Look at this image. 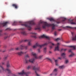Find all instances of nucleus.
Returning <instances> with one entry per match:
<instances>
[{
    "label": "nucleus",
    "instance_id": "5",
    "mask_svg": "<svg viewBox=\"0 0 76 76\" xmlns=\"http://www.w3.org/2000/svg\"><path fill=\"white\" fill-rule=\"evenodd\" d=\"M33 69L34 70H35V73L37 75V76H38L39 75L38 74L37 71H38L39 69V67L38 66V64L36 65L35 66H34L33 67Z\"/></svg>",
    "mask_w": 76,
    "mask_h": 76
},
{
    "label": "nucleus",
    "instance_id": "60",
    "mask_svg": "<svg viewBox=\"0 0 76 76\" xmlns=\"http://www.w3.org/2000/svg\"><path fill=\"white\" fill-rule=\"evenodd\" d=\"M66 43H69V42H66Z\"/></svg>",
    "mask_w": 76,
    "mask_h": 76
},
{
    "label": "nucleus",
    "instance_id": "58",
    "mask_svg": "<svg viewBox=\"0 0 76 76\" xmlns=\"http://www.w3.org/2000/svg\"><path fill=\"white\" fill-rule=\"evenodd\" d=\"M50 53H51V52L50 51L49 52Z\"/></svg>",
    "mask_w": 76,
    "mask_h": 76
},
{
    "label": "nucleus",
    "instance_id": "8",
    "mask_svg": "<svg viewBox=\"0 0 76 76\" xmlns=\"http://www.w3.org/2000/svg\"><path fill=\"white\" fill-rule=\"evenodd\" d=\"M31 39H26L25 40H23L21 41V42H28V45L29 46L31 45Z\"/></svg>",
    "mask_w": 76,
    "mask_h": 76
},
{
    "label": "nucleus",
    "instance_id": "32",
    "mask_svg": "<svg viewBox=\"0 0 76 76\" xmlns=\"http://www.w3.org/2000/svg\"><path fill=\"white\" fill-rule=\"evenodd\" d=\"M1 32H2V30H0V36H2V34H1Z\"/></svg>",
    "mask_w": 76,
    "mask_h": 76
},
{
    "label": "nucleus",
    "instance_id": "30",
    "mask_svg": "<svg viewBox=\"0 0 76 76\" xmlns=\"http://www.w3.org/2000/svg\"><path fill=\"white\" fill-rule=\"evenodd\" d=\"M31 68H32V66H29L27 67V69H31Z\"/></svg>",
    "mask_w": 76,
    "mask_h": 76
},
{
    "label": "nucleus",
    "instance_id": "12",
    "mask_svg": "<svg viewBox=\"0 0 76 76\" xmlns=\"http://www.w3.org/2000/svg\"><path fill=\"white\" fill-rule=\"evenodd\" d=\"M26 53H27V52H26L25 53H24V52L21 51L20 52H18L17 53H16V54H18V56H22V54H23L24 53V54H26Z\"/></svg>",
    "mask_w": 76,
    "mask_h": 76
},
{
    "label": "nucleus",
    "instance_id": "55",
    "mask_svg": "<svg viewBox=\"0 0 76 76\" xmlns=\"http://www.w3.org/2000/svg\"><path fill=\"white\" fill-rule=\"evenodd\" d=\"M61 29H59L58 30L59 31H61Z\"/></svg>",
    "mask_w": 76,
    "mask_h": 76
},
{
    "label": "nucleus",
    "instance_id": "10",
    "mask_svg": "<svg viewBox=\"0 0 76 76\" xmlns=\"http://www.w3.org/2000/svg\"><path fill=\"white\" fill-rule=\"evenodd\" d=\"M8 23L9 22H6L5 23H0V28H1V27H3V26H6L7 23Z\"/></svg>",
    "mask_w": 76,
    "mask_h": 76
},
{
    "label": "nucleus",
    "instance_id": "3",
    "mask_svg": "<svg viewBox=\"0 0 76 76\" xmlns=\"http://www.w3.org/2000/svg\"><path fill=\"white\" fill-rule=\"evenodd\" d=\"M48 45V43H45V44L42 45H39V44L38 43V42H37L36 43L35 45L33 46V48H37V47H40L41 48H42V47H44V46H45L46 45Z\"/></svg>",
    "mask_w": 76,
    "mask_h": 76
},
{
    "label": "nucleus",
    "instance_id": "25",
    "mask_svg": "<svg viewBox=\"0 0 76 76\" xmlns=\"http://www.w3.org/2000/svg\"><path fill=\"white\" fill-rule=\"evenodd\" d=\"M61 39H62L61 38H57V39H55V41H58V40H61Z\"/></svg>",
    "mask_w": 76,
    "mask_h": 76
},
{
    "label": "nucleus",
    "instance_id": "1",
    "mask_svg": "<svg viewBox=\"0 0 76 76\" xmlns=\"http://www.w3.org/2000/svg\"><path fill=\"white\" fill-rule=\"evenodd\" d=\"M41 25H42V27L43 29H45L46 26H47V27L52 26V30L55 29V26L56 25L54 24H48L46 22H40L37 26L35 28V30H38L39 31H41V27H40Z\"/></svg>",
    "mask_w": 76,
    "mask_h": 76
},
{
    "label": "nucleus",
    "instance_id": "36",
    "mask_svg": "<svg viewBox=\"0 0 76 76\" xmlns=\"http://www.w3.org/2000/svg\"><path fill=\"white\" fill-rule=\"evenodd\" d=\"M66 50H67V49H62L61 50V51H66Z\"/></svg>",
    "mask_w": 76,
    "mask_h": 76
},
{
    "label": "nucleus",
    "instance_id": "21",
    "mask_svg": "<svg viewBox=\"0 0 76 76\" xmlns=\"http://www.w3.org/2000/svg\"><path fill=\"white\" fill-rule=\"evenodd\" d=\"M48 19L49 20H50V21H53L54 22L55 21V20H54V19L53 18H48Z\"/></svg>",
    "mask_w": 76,
    "mask_h": 76
},
{
    "label": "nucleus",
    "instance_id": "62",
    "mask_svg": "<svg viewBox=\"0 0 76 76\" xmlns=\"http://www.w3.org/2000/svg\"><path fill=\"white\" fill-rule=\"evenodd\" d=\"M0 47H1V45H0Z\"/></svg>",
    "mask_w": 76,
    "mask_h": 76
},
{
    "label": "nucleus",
    "instance_id": "6",
    "mask_svg": "<svg viewBox=\"0 0 76 76\" xmlns=\"http://www.w3.org/2000/svg\"><path fill=\"white\" fill-rule=\"evenodd\" d=\"M34 60H35V59H34V58L29 60L26 59L25 63L26 64H28L29 62H30V63H34Z\"/></svg>",
    "mask_w": 76,
    "mask_h": 76
},
{
    "label": "nucleus",
    "instance_id": "35",
    "mask_svg": "<svg viewBox=\"0 0 76 76\" xmlns=\"http://www.w3.org/2000/svg\"><path fill=\"white\" fill-rule=\"evenodd\" d=\"M57 69H55L54 70L53 72H57Z\"/></svg>",
    "mask_w": 76,
    "mask_h": 76
},
{
    "label": "nucleus",
    "instance_id": "43",
    "mask_svg": "<svg viewBox=\"0 0 76 76\" xmlns=\"http://www.w3.org/2000/svg\"><path fill=\"white\" fill-rule=\"evenodd\" d=\"M7 58V56L5 57V58H4V60H6Z\"/></svg>",
    "mask_w": 76,
    "mask_h": 76
},
{
    "label": "nucleus",
    "instance_id": "18",
    "mask_svg": "<svg viewBox=\"0 0 76 76\" xmlns=\"http://www.w3.org/2000/svg\"><path fill=\"white\" fill-rule=\"evenodd\" d=\"M70 24L71 25H75L76 23L73 22V20H72L70 21Z\"/></svg>",
    "mask_w": 76,
    "mask_h": 76
},
{
    "label": "nucleus",
    "instance_id": "50",
    "mask_svg": "<svg viewBox=\"0 0 76 76\" xmlns=\"http://www.w3.org/2000/svg\"><path fill=\"white\" fill-rule=\"evenodd\" d=\"M50 48H53V46H50Z\"/></svg>",
    "mask_w": 76,
    "mask_h": 76
},
{
    "label": "nucleus",
    "instance_id": "61",
    "mask_svg": "<svg viewBox=\"0 0 76 76\" xmlns=\"http://www.w3.org/2000/svg\"><path fill=\"white\" fill-rule=\"evenodd\" d=\"M75 29H76V27H75Z\"/></svg>",
    "mask_w": 76,
    "mask_h": 76
},
{
    "label": "nucleus",
    "instance_id": "26",
    "mask_svg": "<svg viewBox=\"0 0 76 76\" xmlns=\"http://www.w3.org/2000/svg\"><path fill=\"white\" fill-rule=\"evenodd\" d=\"M64 67V65H62V66H59V69H63Z\"/></svg>",
    "mask_w": 76,
    "mask_h": 76
},
{
    "label": "nucleus",
    "instance_id": "41",
    "mask_svg": "<svg viewBox=\"0 0 76 76\" xmlns=\"http://www.w3.org/2000/svg\"><path fill=\"white\" fill-rule=\"evenodd\" d=\"M42 56H43L42 55L39 56V58H42Z\"/></svg>",
    "mask_w": 76,
    "mask_h": 76
},
{
    "label": "nucleus",
    "instance_id": "24",
    "mask_svg": "<svg viewBox=\"0 0 76 76\" xmlns=\"http://www.w3.org/2000/svg\"><path fill=\"white\" fill-rule=\"evenodd\" d=\"M65 55L66 54H65V53H63L61 54V56L63 57L64 58V57H65Z\"/></svg>",
    "mask_w": 76,
    "mask_h": 76
},
{
    "label": "nucleus",
    "instance_id": "15",
    "mask_svg": "<svg viewBox=\"0 0 76 76\" xmlns=\"http://www.w3.org/2000/svg\"><path fill=\"white\" fill-rule=\"evenodd\" d=\"M46 38L47 39H49V37L44 34L42 36H41L40 37H39L40 38Z\"/></svg>",
    "mask_w": 76,
    "mask_h": 76
},
{
    "label": "nucleus",
    "instance_id": "16",
    "mask_svg": "<svg viewBox=\"0 0 76 76\" xmlns=\"http://www.w3.org/2000/svg\"><path fill=\"white\" fill-rule=\"evenodd\" d=\"M12 6L13 7H15L16 9H18V5L16 4H13L12 5Z\"/></svg>",
    "mask_w": 76,
    "mask_h": 76
},
{
    "label": "nucleus",
    "instance_id": "2",
    "mask_svg": "<svg viewBox=\"0 0 76 76\" xmlns=\"http://www.w3.org/2000/svg\"><path fill=\"white\" fill-rule=\"evenodd\" d=\"M35 23L33 21H30L26 22L25 24H22L21 25L24 26L25 27H26L28 28L29 31H31L32 28L31 26L29 25H35Z\"/></svg>",
    "mask_w": 76,
    "mask_h": 76
},
{
    "label": "nucleus",
    "instance_id": "38",
    "mask_svg": "<svg viewBox=\"0 0 76 76\" xmlns=\"http://www.w3.org/2000/svg\"><path fill=\"white\" fill-rule=\"evenodd\" d=\"M5 30L6 31H10V29L9 28H7Z\"/></svg>",
    "mask_w": 76,
    "mask_h": 76
},
{
    "label": "nucleus",
    "instance_id": "27",
    "mask_svg": "<svg viewBox=\"0 0 76 76\" xmlns=\"http://www.w3.org/2000/svg\"><path fill=\"white\" fill-rule=\"evenodd\" d=\"M17 25V22L15 21L12 24V25Z\"/></svg>",
    "mask_w": 76,
    "mask_h": 76
},
{
    "label": "nucleus",
    "instance_id": "63",
    "mask_svg": "<svg viewBox=\"0 0 76 76\" xmlns=\"http://www.w3.org/2000/svg\"><path fill=\"white\" fill-rule=\"evenodd\" d=\"M8 76H9V75H8Z\"/></svg>",
    "mask_w": 76,
    "mask_h": 76
},
{
    "label": "nucleus",
    "instance_id": "57",
    "mask_svg": "<svg viewBox=\"0 0 76 76\" xmlns=\"http://www.w3.org/2000/svg\"><path fill=\"white\" fill-rule=\"evenodd\" d=\"M0 51H1V52H2V50H0Z\"/></svg>",
    "mask_w": 76,
    "mask_h": 76
},
{
    "label": "nucleus",
    "instance_id": "42",
    "mask_svg": "<svg viewBox=\"0 0 76 76\" xmlns=\"http://www.w3.org/2000/svg\"><path fill=\"white\" fill-rule=\"evenodd\" d=\"M66 20V18H64V19L62 20V22H65V20Z\"/></svg>",
    "mask_w": 76,
    "mask_h": 76
},
{
    "label": "nucleus",
    "instance_id": "23",
    "mask_svg": "<svg viewBox=\"0 0 76 76\" xmlns=\"http://www.w3.org/2000/svg\"><path fill=\"white\" fill-rule=\"evenodd\" d=\"M58 60H55V64L56 66H58V64H57L58 63Z\"/></svg>",
    "mask_w": 76,
    "mask_h": 76
},
{
    "label": "nucleus",
    "instance_id": "37",
    "mask_svg": "<svg viewBox=\"0 0 76 76\" xmlns=\"http://www.w3.org/2000/svg\"><path fill=\"white\" fill-rule=\"evenodd\" d=\"M56 22L57 23H60V21H59L58 20V21H56Z\"/></svg>",
    "mask_w": 76,
    "mask_h": 76
},
{
    "label": "nucleus",
    "instance_id": "14",
    "mask_svg": "<svg viewBox=\"0 0 76 76\" xmlns=\"http://www.w3.org/2000/svg\"><path fill=\"white\" fill-rule=\"evenodd\" d=\"M32 35L31 36V37L34 38H37V33H31Z\"/></svg>",
    "mask_w": 76,
    "mask_h": 76
},
{
    "label": "nucleus",
    "instance_id": "17",
    "mask_svg": "<svg viewBox=\"0 0 76 76\" xmlns=\"http://www.w3.org/2000/svg\"><path fill=\"white\" fill-rule=\"evenodd\" d=\"M24 48H25V49L26 50V49H27V48H28V46H23V45H21L20 48L21 50L23 49Z\"/></svg>",
    "mask_w": 76,
    "mask_h": 76
},
{
    "label": "nucleus",
    "instance_id": "53",
    "mask_svg": "<svg viewBox=\"0 0 76 76\" xmlns=\"http://www.w3.org/2000/svg\"><path fill=\"white\" fill-rule=\"evenodd\" d=\"M58 58H59V59H61V58L60 57H59Z\"/></svg>",
    "mask_w": 76,
    "mask_h": 76
},
{
    "label": "nucleus",
    "instance_id": "56",
    "mask_svg": "<svg viewBox=\"0 0 76 76\" xmlns=\"http://www.w3.org/2000/svg\"><path fill=\"white\" fill-rule=\"evenodd\" d=\"M4 34H5V35H6V34H7V33H4Z\"/></svg>",
    "mask_w": 76,
    "mask_h": 76
},
{
    "label": "nucleus",
    "instance_id": "51",
    "mask_svg": "<svg viewBox=\"0 0 76 76\" xmlns=\"http://www.w3.org/2000/svg\"><path fill=\"white\" fill-rule=\"evenodd\" d=\"M53 75V73H52V74H50V76H52V75Z\"/></svg>",
    "mask_w": 76,
    "mask_h": 76
},
{
    "label": "nucleus",
    "instance_id": "46",
    "mask_svg": "<svg viewBox=\"0 0 76 76\" xmlns=\"http://www.w3.org/2000/svg\"><path fill=\"white\" fill-rule=\"evenodd\" d=\"M38 51L39 53H40V52H41V51H40V49L39 48L38 49Z\"/></svg>",
    "mask_w": 76,
    "mask_h": 76
},
{
    "label": "nucleus",
    "instance_id": "29",
    "mask_svg": "<svg viewBox=\"0 0 76 76\" xmlns=\"http://www.w3.org/2000/svg\"><path fill=\"white\" fill-rule=\"evenodd\" d=\"M66 28H68V29H72L73 28L72 27L69 26H66Z\"/></svg>",
    "mask_w": 76,
    "mask_h": 76
},
{
    "label": "nucleus",
    "instance_id": "9",
    "mask_svg": "<svg viewBox=\"0 0 76 76\" xmlns=\"http://www.w3.org/2000/svg\"><path fill=\"white\" fill-rule=\"evenodd\" d=\"M19 75H25L26 76H28V72H24V71L23 70L22 72L20 73H18Z\"/></svg>",
    "mask_w": 76,
    "mask_h": 76
},
{
    "label": "nucleus",
    "instance_id": "52",
    "mask_svg": "<svg viewBox=\"0 0 76 76\" xmlns=\"http://www.w3.org/2000/svg\"><path fill=\"white\" fill-rule=\"evenodd\" d=\"M13 76H17L16 75H15V74H14L13 75Z\"/></svg>",
    "mask_w": 76,
    "mask_h": 76
},
{
    "label": "nucleus",
    "instance_id": "44",
    "mask_svg": "<svg viewBox=\"0 0 76 76\" xmlns=\"http://www.w3.org/2000/svg\"><path fill=\"white\" fill-rule=\"evenodd\" d=\"M9 37H8V36H6L5 37V39H6V38H9Z\"/></svg>",
    "mask_w": 76,
    "mask_h": 76
},
{
    "label": "nucleus",
    "instance_id": "4",
    "mask_svg": "<svg viewBox=\"0 0 76 76\" xmlns=\"http://www.w3.org/2000/svg\"><path fill=\"white\" fill-rule=\"evenodd\" d=\"M69 47H71V48H73L72 49H70L69 50V53H72V54L69 56V57H73V56H74V54H73V52H72V50H75V49H76V47H75V46H69Z\"/></svg>",
    "mask_w": 76,
    "mask_h": 76
},
{
    "label": "nucleus",
    "instance_id": "7",
    "mask_svg": "<svg viewBox=\"0 0 76 76\" xmlns=\"http://www.w3.org/2000/svg\"><path fill=\"white\" fill-rule=\"evenodd\" d=\"M72 35V41H76V34H75L74 32H71Z\"/></svg>",
    "mask_w": 76,
    "mask_h": 76
},
{
    "label": "nucleus",
    "instance_id": "34",
    "mask_svg": "<svg viewBox=\"0 0 76 76\" xmlns=\"http://www.w3.org/2000/svg\"><path fill=\"white\" fill-rule=\"evenodd\" d=\"M48 60H49L50 61H51V63H53V61L51 59L48 58Z\"/></svg>",
    "mask_w": 76,
    "mask_h": 76
},
{
    "label": "nucleus",
    "instance_id": "11",
    "mask_svg": "<svg viewBox=\"0 0 76 76\" xmlns=\"http://www.w3.org/2000/svg\"><path fill=\"white\" fill-rule=\"evenodd\" d=\"M60 43H58L56 45V47L55 51H59V46L60 45Z\"/></svg>",
    "mask_w": 76,
    "mask_h": 76
},
{
    "label": "nucleus",
    "instance_id": "20",
    "mask_svg": "<svg viewBox=\"0 0 76 76\" xmlns=\"http://www.w3.org/2000/svg\"><path fill=\"white\" fill-rule=\"evenodd\" d=\"M7 67H10V64H9V61H8L7 62Z\"/></svg>",
    "mask_w": 76,
    "mask_h": 76
},
{
    "label": "nucleus",
    "instance_id": "28",
    "mask_svg": "<svg viewBox=\"0 0 76 76\" xmlns=\"http://www.w3.org/2000/svg\"><path fill=\"white\" fill-rule=\"evenodd\" d=\"M43 51L45 53L47 51V48H45L43 49Z\"/></svg>",
    "mask_w": 76,
    "mask_h": 76
},
{
    "label": "nucleus",
    "instance_id": "49",
    "mask_svg": "<svg viewBox=\"0 0 76 76\" xmlns=\"http://www.w3.org/2000/svg\"><path fill=\"white\" fill-rule=\"evenodd\" d=\"M21 29H22V31H23V30H24V28H21Z\"/></svg>",
    "mask_w": 76,
    "mask_h": 76
},
{
    "label": "nucleus",
    "instance_id": "45",
    "mask_svg": "<svg viewBox=\"0 0 76 76\" xmlns=\"http://www.w3.org/2000/svg\"><path fill=\"white\" fill-rule=\"evenodd\" d=\"M15 50H19V48H15Z\"/></svg>",
    "mask_w": 76,
    "mask_h": 76
},
{
    "label": "nucleus",
    "instance_id": "54",
    "mask_svg": "<svg viewBox=\"0 0 76 76\" xmlns=\"http://www.w3.org/2000/svg\"><path fill=\"white\" fill-rule=\"evenodd\" d=\"M57 75V73H56V74H55V76H56Z\"/></svg>",
    "mask_w": 76,
    "mask_h": 76
},
{
    "label": "nucleus",
    "instance_id": "47",
    "mask_svg": "<svg viewBox=\"0 0 76 76\" xmlns=\"http://www.w3.org/2000/svg\"><path fill=\"white\" fill-rule=\"evenodd\" d=\"M2 64L3 65H4V64H5V63L2 62Z\"/></svg>",
    "mask_w": 76,
    "mask_h": 76
},
{
    "label": "nucleus",
    "instance_id": "33",
    "mask_svg": "<svg viewBox=\"0 0 76 76\" xmlns=\"http://www.w3.org/2000/svg\"><path fill=\"white\" fill-rule=\"evenodd\" d=\"M29 57V55L27 54L25 56V58H28Z\"/></svg>",
    "mask_w": 76,
    "mask_h": 76
},
{
    "label": "nucleus",
    "instance_id": "59",
    "mask_svg": "<svg viewBox=\"0 0 76 76\" xmlns=\"http://www.w3.org/2000/svg\"><path fill=\"white\" fill-rule=\"evenodd\" d=\"M1 58L0 57V60H1Z\"/></svg>",
    "mask_w": 76,
    "mask_h": 76
},
{
    "label": "nucleus",
    "instance_id": "48",
    "mask_svg": "<svg viewBox=\"0 0 76 76\" xmlns=\"http://www.w3.org/2000/svg\"><path fill=\"white\" fill-rule=\"evenodd\" d=\"M6 52V50H4L3 51H2L3 53H4V52Z\"/></svg>",
    "mask_w": 76,
    "mask_h": 76
},
{
    "label": "nucleus",
    "instance_id": "39",
    "mask_svg": "<svg viewBox=\"0 0 76 76\" xmlns=\"http://www.w3.org/2000/svg\"><path fill=\"white\" fill-rule=\"evenodd\" d=\"M57 32L56 31H55L54 33V35H55V36H56V35H57Z\"/></svg>",
    "mask_w": 76,
    "mask_h": 76
},
{
    "label": "nucleus",
    "instance_id": "19",
    "mask_svg": "<svg viewBox=\"0 0 76 76\" xmlns=\"http://www.w3.org/2000/svg\"><path fill=\"white\" fill-rule=\"evenodd\" d=\"M21 34H23V35H26L28 34L25 31H22L21 32Z\"/></svg>",
    "mask_w": 76,
    "mask_h": 76
},
{
    "label": "nucleus",
    "instance_id": "31",
    "mask_svg": "<svg viewBox=\"0 0 76 76\" xmlns=\"http://www.w3.org/2000/svg\"><path fill=\"white\" fill-rule=\"evenodd\" d=\"M49 43L51 44L52 45H53H53H55L52 42H48V44H49Z\"/></svg>",
    "mask_w": 76,
    "mask_h": 76
},
{
    "label": "nucleus",
    "instance_id": "13",
    "mask_svg": "<svg viewBox=\"0 0 76 76\" xmlns=\"http://www.w3.org/2000/svg\"><path fill=\"white\" fill-rule=\"evenodd\" d=\"M31 55L33 56L36 59H37V58H38V57L37 56V55L36 53H34V52H32L31 53Z\"/></svg>",
    "mask_w": 76,
    "mask_h": 76
},
{
    "label": "nucleus",
    "instance_id": "40",
    "mask_svg": "<svg viewBox=\"0 0 76 76\" xmlns=\"http://www.w3.org/2000/svg\"><path fill=\"white\" fill-rule=\"evenodd\" d=\"M69 61H68V60H67L65 61V63H66H66H68V62Z\"/></svg>",
    "mask_w": 76,
    "mask_h": 76
},
{
    "label": "nucleus",
    "instance_id": "22",
    "mask_svg": "<svg viewBox=\"0 0 76 76\" xmlns=\"http://www.w3.org/2000/svg\"><path fill=\"white\" fill-rule=\"evenodd\" d=\"M6 70L8 71V74H11V71L10 69H7Z\"/></svg>",
    "mask_w": 76,
    "mask_h": 76
}]
</instances>
